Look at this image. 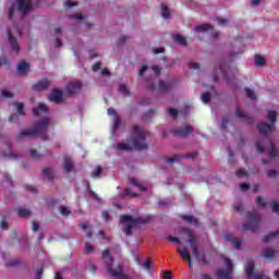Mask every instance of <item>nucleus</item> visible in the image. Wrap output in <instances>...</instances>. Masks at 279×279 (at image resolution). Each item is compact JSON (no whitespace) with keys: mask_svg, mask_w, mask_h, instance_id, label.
<instances>
[{"mask_svg":"<svg viewBox=\"0 0 279 279\" xmlns=\"http://www.w3.org/2000/svg\"><path fill=\"white\" fill-rule=\"evenodd\" d=\"M225 239H227V241H230L232 243L233 247H236V250H239V247H241L240 239L232 238V235H230V234H225Z\"/></svg>","mask_w":279,"mask_h":279,"instance_id":"25","label":"nucleus"},{"mask_svg":"<svg viewBox=\"0 0 279 279\" xmlns=\"http://www.w3.org/2000/svg\"><path fill=\"white\" fill-rule=\"evenodd\" d=\"M13 106L17 108L19 114H21L22 117H25V106L23 105V102H13Z\"/></svg>","mask_w":279,"mask_h":279,"instance_id":"33","label":"nucleus"},{"mask_svg":"<svg viewBox=\"0 0 279 279\" xmlns=\"http://www.w3.org/2000/svg\"><path fill=\"white\" fill-rule=\"evenodd\" d=\"M16 1H17L19 12H22L23 14H27L28 12H32V8H34L32 0H16Z\"/></svg>","mask_w":279,"mask_h":279,"instance_id":"9","label":"nucleus"},{"mask_svg":"<svg viewBox=\"0 0 279 279\" xmlns=\"http://www.w3.org/2000/svg\"><path fill=\"white\" fill-rule=\"evenodd\" d=\"M168 241H170V243H178V245L182 247V242L177 236L169 235Z\"/></svg>","mask_w":279,"mask_h":279,"instance_id":"43","label":"nucleus"},{"mask_svg":"<svg viewBox=\"0 0 279 279\" xmlns=\"http://www.w3.org/2000/svg\"><path fill=\"white\" fill-rule=\"evenodd\" d=\"M161 14L163 19H169L171 16V12L169 11V8L161 5Z\"/></svg>","mask_w":279,"mask_h":279,"instance_id":"38","label":"nucleus"},{"mask_svg":"<svg viewBox=\"0 0 279 279\" xmlns=\"http://www.w3.org/2000/svg\"><path fill=\"white\" fill-rule=\"evenodd\" d=\"M202 101H203V104H210V93L207 92V93L203 94Z\"/></svg>","mask_w":279,"mask_h":279,"instance_id":"49","label":"nucleus"},{"mask_svg":"<svg viewBox=\"0 0 279 279\" xmlns=\"http://www.w3.org/2000/svg\"><path fill=\"white\" fill-rule=\"evenodd\" d=\"M245 94L248 99H252L253 101H256V94L254 93V89H251L250 87L245 88Z\"/></svg>","mask_w":279,"mask_h":279,"instance_id":"35","label":"nucleus"},{"mask_svg":"<svg viewBox=\"0 0 279 279\" xmlns=\"http://www.w3.org/2000/svg\"><path fill=\"white\" fill-rule=\"evenodd\" d=\"M193 133V126L191 125H186L182 129H174L172 131V134L179 138H186V136H189V134Z\"/></svg>","mask_w":279,"mask_h":279,"instance_id":"10","label":"nucleus"},{"mask_svg":"<svg viewBox=\"0 0 279 279\" xmlns=\"http://www.w3.org/2000/svg\"><path fill=\"white\" fill-rule=\"evenodd\" d=\"M65 173H71L73 171V160L71 157H64L63 158V165H62Z\"/></svg>","mask_w":279,"mask_h":279,"instance_id":"20","label":"nucleus"},{"mask_svg":"<svg viewBox=\"0 0 279 279\" xmlns=\"http://www.w3.org/2000/svg\"><path fill=\"white\" fill-rule=\"evenodd\" d=\"M130 184H132V186H137L140 191H147V187L140 184L138 181H136V179H130Z\"/></svg>","mask_w":279,"mask_h":279,"instance_id":"36","label":"nucleus"},{"mask_svg":"<svg viewBox=\"0 0 279 279\" xmlns=\"http://www.w3.org/2000/svg\"><path fill=\"white\" fill-rule=\"evenodd\" d=\"M228 123H229V120H228V117H222V123H221V128L222 130H226V128H228Z\"/></svg>","mask_w":279,"mask_h":279,"instance_id":"61","label":"nucleus"},{"mask_svg":"<svg viewBox=\"0 0 279 279\" xmlns=\"http://www.w3.org/2000/svg\"><path fill=\"white\" fill-rule=\"evenodd\" d=\"M87 191H88L89 197H90L92 199H95L96 202H99V201H100V198H99V196L97 195V193H95V191H93V189H90V183H89V182H87Z\"/></svg>","mask_w":279,"mask_h":279,"instance_id":"32","label":"nucleus"},{"mask_svg":"<svg viewBox=\"0 0 279 279\" xmlns=\"http://www.w3.org/2000/svg\"><path fill=\"white\" fill-rule=\"evenodd\" d=\"M235 117H238V119H242V121H248L250 120V117H247V114H245V112L243 110H241V108H236Z\"/></svg>","mask_w":279,"mask_h":279,"instance_id":"30","label":"nucleus"},{"mask_svg":"<svg viewBox=\"0 0 279 279\" xmlns=\"http://www.w3.org/2000/svg\"><path fill=\"white\" fill-rule=\"evenodd\" d=\"M31 157L34 158V160H40V158H43V155L38 154V150L33 149L31 150Z\"/></svg>","mask_w":279,"mask_h":279,"instance_id":"41","label":"nucleus"},{"mask_svg":"<svg viewBox=\"0 0 279 279\" xmlns=\"http://www.w3.org/2000/svg\"><path fill=\"white\" fill-rule=\"evenodd\" d=\"M247 223L242 226L244 232H256L260 228V216L256 211H248L246 214Z\"/></svg>","mask_w":279,"mask_h":279,"instance_id":"6","label":"nucleus"},{"mask_svg":"<svg viewBox=\"0 0 279 279\" xmlns=\"http://www.w3.org/2000/svg\"><path fill=\"white\" fill-rule=\"evenodd\" d=\"M254 60H255L256 66H265L267 64L265 57H263L260 54H255Z\"/></svg>","mask_w":279,"mask_h":279,"instance_id":"26","label":"nucleus"},{"mask_svg":"<svg viewBox=\"0 0 279 279\" xmlns=\"http://www.w3.org/2000/svg\"><path fill=\"white\" fill-rule=\"evenodd\" d=\"M262 254L264 256V258H266V260H271V258H274L276 256V252L271 248H263L262 250Z\"/></svg>","mask_w":279,"mask_h":279,"instance_id":"23","label":"nucleus"},{"mask_svg":"<svg viewBox=\"0 0 279 279\" xmlns=\"http://www.w3.org/2000/svg\"><path fill=\"white\" fill-rule=\"evenodd\" d=\"M51 85L48 78H43L33 85V90H47V87Z\"/></svg>","mask_w":279,"mask_h":279,"instance_id":"15","label":"nucleus"},{"mask_svg":"<svg viewBox=\"0 0 279 279\" xmlns=\"http://www.w3.org/2000/svg\"><path fill=\"white\" fill-rule=\"evenodd\" d=\"M29 215H32V210L25 208V207H20L17 209V216L25 218V217H29Z\"/></svg>","mask_w":279,"mask_h":279,"instance_id":"29","label":"nucleus"},{"mask_svg":"<svg viewBox=\"0 0 279 279\" xmlns=\"http://www.w3.org/2000/svg\"><path fill=\"white\" fill-rule=\"evenodd\" d=\"M267 118L270 120V124L276 123V111H268Z\"/></svg>","mask_w":279,"mask_h":279,"instance_id":"42","label":"nucleus"},{"mask_svg":"<svg viewBox=\"0 0 279 279\" xmlns=\"http://www.w3.org/2000/svg\"><path fill=\"white\" fill-rule=\"evenodd\" d=\"M39 112H45V113H47V105L40 102V104L38 105V107H36V108L33 109V114H34L35 117H39V116H40Z\"/></svg>","mask_w":279,"mask_h":279,"instance_id":"24","label":"nucleus"},{"mask_svg":"<svg viewBox=\"0 0 279 279\" xmlns=\"http://www.w3.org/2000/svg\"><path fill=\"white\" fill-rule=\"evenodd\" d=\"M49 100L53 101V104H62L64 101L62 90L54 89L52 94L49 96Z\"/></svg>","mask_w":279,"mask_h":279,"instance_id":"14","label":"nucleus"},{"mask_svg":"<svg viewBox=\"0 0 279 279\" xmlns=\"http://www.w3.org/2000/svg\"><path fill=\"white\" fill-rule=\"evenodd\" d=\"M8 38H9V43L11 45V49L12 51H15V53H19L21 51V47L19 46V41L14 38V36L12 35V32H8Z\"/></svg>","mask_w":279,"mask_h":279,"instance_id":"17","label":"nucleus"},{"mask_svg":"<svg viewBox=\"0 0 279 279\" xmlns=\"http://www.w3.org/2000/svg\"><path fill=\"white\" fill-rule=\"evenodd\" d=\"M168 112H169L170 117H172V119H178V110H175L173 108H169Z\"/></svg>","mask_w":279,"mask_h":279,"instance_id":"55","label":"nucleus"},{"mask_svg":"<svg viewBox=\"0 0 279 279\" xmlns=\"http://www.w3.org/2000/svg\"><path fill=\"white\" fill-rule=\"evenodd\" d=\"M175 43H179L182 47H186V39L183 36L175 35L174 36Z\"/></svg>","mask_w":279,"mask_h":279,"instance_id":"37","label":"nucleus"},{"mask_svg":"<svg viewBox=\"0 0 279 279\" xmlns=\"http://www.w3.org/2000/svg\"><path fill=\"white\" fill-rule=\"evenodd\" d=\"M99 70H101V62H96L93 66V71L97 73Z\"/></svg>","mask_w":279,"mask_h":279,"instance_id":"63","label":"nucleus"},{"mask_svg":"<svg viewBox=\"0 0 279 279\" xmlns=\"http://www.w3.org/2000/svg\"><path fill=\"white\" fill-rule=\"evenodd\" d=\"M65 90L69 95H75L80 93V90H82V82L76 81L74 83L68 84Z\"/></svg>","mask_w":279,"mask_h":279,"instance_id":"13","label":"nucleus"},{"mask_svg":"<svg viewBox=\"0 0 279 279\" xmlns=\"http://www.w3.org/2000/svg\"><path fill=\"white\" fill-rule=\"evenodd\" d=\"M149 68L147 65H142L140 71H138V75L141 77H143L145 75V71H147Z\"/></svg>","mask_w":279,"mask_h":279,"instance_id":"60","label":"nucleus"},{"mask_svg":"<svg viewBox=\"0 0 279 279\" xmlns=\"http://www.w3.org/2000/svg\"><path fill=\"white\" fill-rule=\"evenodd\" d=\"M235 175L238 178H245V175H247V171H245L244 169H240L235 172Z\"/></svg>","mask_w":279,"mask_h":279,"instance_id":"54","label":"nucleus"},{"mask_svg":"<svg viewBox=\"0 0 279 279\" xmlns=\"http://www.w3.org/2000/svg\"><path fill=\"white\" fill-rule=\"evenodd\" d=\"M147 136H149V132L145 131L141 125H134L132 137L129 141L132 143L134 149H137V151H145L149 149L146 142Z\"/></svg>","mask_w":279,"mask_h":279,"instance_id":"2","label":"nucleus"},{"mask_svg":"<svg viewBox=\"0 0 279 279\" xmlns=\"http://www.w3.org/2000/svg\"><path fill=\"white\" fill-rule=\"evenodd\" d=\"M21 265V260L19 259H11L8 264L7 267H19Z\"/></svg>","mask_w":279,"mask_h":279,"instance_id":"44","label":"nucleus"},{"mask_svg":"<svg viewBox=\"0 0 279 279\" xmlns=\"http://www.w3.org/2000/svg\"><path fill=\"white\" fill-rule=\"evenodd\" d=\"M257 130L262 136H267L270 132H274V124H267L265 122H259L257 124Z\"/></svg>","mask_w":279,"mask_h":279,"instance_id":"12","label":"nucleus"},{"mask_svg":"<svg viewBox=\"0 0 279 279\" xmlns=\"http://www.w3.org/2000/svg\"><path fill=\"white\" fill-rule=\"evenodd\" d=\"M173 87L172 83L159 81V93H169V89Z\"/></svg>","mask_w":279,"mask_h":279,"instance_id":"22","label":"nucleus"},{"mask_svg":"<svg viewBox=\"0 0 279 279\" xmlns=\"http://www.w3.org/2000/svg\"><path fill=\"white\" fill-rule=\"evenodd\" d=\"M245 274L248 279H263L265 276L263 274L254 272V262H248L245 267Z\"/></svg>","mask_w":279,"mask_h":279,"instance_id":"8","label":"nucleus"},{"mask_svg":"<svg viewBox=\"0 0 279 279\" xmlns=\"http://www.w3.org/2000/svg\"><path fill=\"white\" fill-rule=\"evenodd\" d=\"M101 173H102L101 166H97V168L92 172V177L100 178Z\"/></svg>","mask_w":279,"mask_h":279,"instance_id":"39","label":"nucleus"},{"mask_svg":"<svg viewBox=\"0 0 279 279\" xmlns=\"http://www.w3.org/2000/svg\"><path fill=\"white\" fill-rule=\"evenodd\" d=\"M154 114H156V110L150 109L147 113H145L143 116L144 121H147V119H151V117H154Z\"/></svg>","mask_w":279,"mask_h":279,"instance_id":"48","label":"nucleus"},{"mask_svg":"<svg viewBox=\"0 0 279 279\" xmlns=\"http://www.w3.org/2000/svg\"><path fill=\"white\" fill-rule=\"evenodd\" d=\"M51 120L49 118H45L43 120L36 121L31 129H24L17 134V138H36V136H40L43 141H49V135L47 134V129Z\"/></svg>","mask_w":279,"mask_h":279,"instance_id":"1","label":"nucleus"},{"mask_svg":"<svg viewBox=\"0 0 279 279\" xmlns=\"http://www.w3.org/2000/svg\"><path fill=\"white\" fill-rule=\"evenodd\" d=\"M196 32H208V29H213V25L210 24H202L196 26Z\"/></svg>","mask_w":279,"mask_h":279,"instance_id":"34","label":"nucleus"},{"mask_svg":"<svg viewBox=\"0 0 279 279\" xmlns=\"http://www.w3.org/2000/svg\"><path fill=\"white\" fill-rule=\"evenodd\" d=\"M143 268L146 271H149V269H151V260L150 259H146L145 263L143 264Z\"/></svg>","mask_w":279,"mask_h":279,"instance_id":"56","label":"nucleus"},{"mask_svg":"<svg viewBox=\"0 0 279 279\" xmlns=\"http://www.w3.org/2000/svg\"><path fill=\"white\" fill-rule=\"evenodd\" d=\"M279 234V230L277 231H272L270 233H268L267 235H265L262 241L263 243H269V241H271V239H276V236H278Z\"/></svg>","mask_w":279,"mask_h":279,"instance_id":"28","label":"nucleus"},{"mask_svg":"<svg viewBox=\"0 0 279 279\" xmlns=\"http://www.w3.org/2000/svg\"><path fill=\"white\" fill-rule=\"evenodd\" d=\"M27 71H29V63L20 62L17 64V73H20V75H27Z\"/></svg>","mask_w":279,"mask_h":279,"instance_id":"21","label":"nucleus"},{"mask_svg":"<svg viewBox=\"0 0 279 279\" xmlns=\"http://www.w3.org/2000/svg\"><path fill=\"white\" fill-rule=\"evenodd\" d=\"M43 175L44 178H48L49 182H51V180H53V169L45 168L43 170Z\"/></svg>","mask_w":279,"mask_h":279,"instance_id":"31","label":"nucleus"},{"mask_svg":"<svg viewBox=\"0 0 279 279\" xmlns=\"http://www.w3.org/2000/svg\"><path fill=\"white\" fill-rule=\"evenodd\" d=\"M124 194L128 195L129 197H138V194L132 192V190H130V189H126L124 191Z\"/></svg>","mask_w":279,"mask_h":279,"instance_id":"58","label":"nucleus"},{"mask_svg":"<svg viewBox=\"0 0 279 279\" xmlns=\"http://www.w3.org/2000/svg\"><path fill=\"white\" fill-rule=\"evenodd\" d=\"M270 206H271L272 213H279V203H278V201H274Z\"/></svg>","mask_w":279,"mask_h":279,"instance_id":"52","label":"nucleus"},{"mask_svg":"<svg viewBox=\"0 0 279 279\" xmlns=\"http://www.w3.org/2000/svg\"><path fill=\"white\" fill-rule=\"evenodd\" d=\"M10 123H16L19 121V114L12 113L9 118Z\"/></svg>","mask_w":279,"mask_h":279,"instance_id":"59","label":"nucleus"},{"mask_svg":"<svg viewBox=\"0 0 279 279\" xmlns=\"http://www.w3.org/2000/svg\"><path fill=\"white\" fill-rule=\"evenodd\" d=\"M181 219L186 221L190 226H199V220L195 218L193 215H182Z\"/></svg>","mask_w":279,"mask_h":279,"instance_id":"19","label":"nucleus"},{"mask_svg":"<svg viewBox=\"0 0 279 279\" xmlns=\"http://www.w3.org/2000/svg\"><path fill=\"white\" fill-rule=\"evenodd\" d=\"M60 213H61V215H63V217H69L71 215V211L65 206L60 207Z\"/></svg>","mask_w":279,"mask_h":279,"instance_id":"46","label":"nucleus"},{"mask_svg":"<svg viewBox=\"0 0 279 279\" xmlns=\"http://www.w3.org/2000/svg\"><path fill=\"white\" fill-rule=\"evenodd\" d=\"M225 263H226V266H227V270L219 269L217 271V278L218 279H230V276H232V271H234V268L232 266V260H230V258L226 257Z\"/></svg>","mask_w":279,"mask_h":279,"instance_id":"7","label":"nucleus"},{"mask_svg":"<svg viewBox=\"0 0 279 279\" xmlns=\"http://www.w3.org/2000/svg\"><path fill=\"white\" fill-rule=\"evenodd\" d=\"M269 156V159H262V165H271V158H276V156H278V150L276 149V146H274L272 142H270Z\"/></svg>","mask_w":279,"mask_h":279,"instance_id":"18","label":"nucleus"},{"mask_svg":"<svg viewBox=\"0 0 279 279\" xmlns=\"http://www.w3.org/2000/svg\"><path fill=\"white\" fill-rule=\"evenodd\" d=\"M149 221H151V217L134 218L130 215H122L120 217V223H126V227L124 228V233L126 234V236H130V234H132V228L141 226L143 223H149Z\"/></svg>","mask_w":279,"mask_h":279,"instance_id":"5","label":"nucleus"},{"mask_svg":"<svg viewBox=\"0 0 279 279\" xmlns=\"http://www.w3.org/2000/svg\"><path fill=\"white\" fill-rule=\"evenodd\" d=\"M189 69L197 70V69H199V63L190 62V63H189Z\"/></svg>","mask_w":279,"mask_h":279,"instance_id":"64","label":"nucleus"},{"mask_svg":"<svg viewBox=\"0 0 279 279\" xmlns=\"http://www.w3.org/2000/svg\"><path fill=\"white\" fill-rule=\"evenodd\" d=\"M183 234H186L189 238V245L192 248V254L196 260H199L201 263H206V253H199V238L197 235L193 234V231L191 229H182Z\"/></svg>","mask_w":279,"mask_h":279,"instance_id":"4","label":"nucleus"},{"mask_svg":"<svg viewBox=\"0 0 279 279\" xmlns=\"http://www.w3.org/2000/svg\"><path fill=\"white\" fill-rule=\"evenodd\" d=\"M117 149H119L120 151H132L134 147H132V145L128 143H118Z\"/></svg>","mask_w":279,"mask_h":279,"instance_id":"27","label":"nucleus"},{"mask_svg":"<svg viewBox=\"0 0 279 279\" xmlns=\"http://www.w3.org/2000/svg\"><path fill=\"white\" fill-rule=\"evenodd\" d=\"M102 259L106 270L108 271V274H110V276H112V278L130 279V277L125 275L122 265L117 264L116 267L113 266L114 257L110 255V251L106 250L102 252Z\"/></svg>","mask_w":279,"mask_h":279,"instance_id":"3","label":"nucleus"},{"mask_svg":"<svg viewBox=\"0 0 279 279\" xmlns=\"http://www.w3.org/2000/svg\"><path fill=\"white\" fill-rule=\"evenodd\" d=\"M256 204L259 205L260 208H265L267 206V203L263 199L262 196H257Z\"/></svg>","mask_w":279,"mask_h":279,"instance_id":"45","label":"nucleus"},{"mask_svg":"<svg viewBox=\"0 0 279 279\" xmlns=\"http://www.w3.org/2000/svg\"><path fill=\"white\" fill-rule=\"evenodd\" d=\"M119 90L120 93H122V95H130V89H128V86H125V84H120L119 86Z\"/></svg>","mask_w":279,"mask_h":279,"instance_id":"40","label":"nucleus"},{"mask_svg":"<svg viewBox=\"0 0 279 279\" xmlns=\"http://www.w3.org/2000/svg\"><path fill=\"white\" fill-rule=\"evenodd\" d=\"M163 278L165 279H173V274L169 270H163Z\"/></svg>","mask_w":279,"mask_h":279,"instance_id":"62","label":"nucleus"},{"mask_svg":"<svg viewBox=\"0 0 279 279\" xmlns=\"http://www.w3.org/2000/svg\"><path fill=\"white\" fill-rule=\"evenodd\" d=\"M15 11H16V5L15 4L11 5L9 9V21H12V19H14Z\"/></svg>","mask_w":279,"mask_h":279,"instance_id":"47","label":"nucleus"},{"mask_svg":"<svg viewBox=\"0 0 279 279\" xmlns=\"http://www.w3.org/2000/svg\"><path fill=\"white\" fill-rule=\"evenodd\" d=\"M178 254L183 258V260H186L189 263L190 267H193V259L191 258V253H189V250L186 247L184 248H178Z\"/></svg>","mask_w":279,"mask_h":279,"instance_id":"16","label":"nucleus"},{"mask_svg":"<svg viewBox=\"0 0 279 279\" xmlns=\"http://www.w3.org/2000/svg\"><path fill=\"white\" fill-rule=\"evenodd\" d=\"M182 158H192L195 159L197 158V153H189L185 156H180V155H174L173 157H170L166 160L168 165H173V162H179V160H182Z\"/></svg>","mask_w":279,"mask_h":279,"instance_id":"11","label":"nucleus"},{"mask_svg":"<svg viewBox=\"0 0 279 279\" xmlns=\"http://www.w3.org/2000/svg\"><path fill=\"white\" fill-rule=\"evenodd\" d=\"M121 126V118H116L113 122V130H119Z\"/></svg>","mask_w":279,"mask_h":279,"instance_id":"57","label":"nucleus"},{"mask_svg":"<svg viewBox=\"0 0 279 279\" xmlns=\"http://www.w3.org/2000/svg\"><path fill=\"white\" fill-rule=\"evenodd\" d=\"M90 252H95V247L90 245L88 242L85 243V254H90Z\"/></svg>","mask_w":279,"mask_h":279,"instance_id":"53","label":"nucleus"},{"mask_svg":"<svg viewBox=\"0 0 279 279\" xmlns=\"http://www.w3.org/2000/svg\"><path fill=\"white\" fill-rule=\"evenodd\" d=\"M1 95H2V97H4L5 99H10V98L14 97V94H12L11 92H8L7 89H2V90H1Z\"/></svg>","mask_w":279,"mask_h":279,"instance_id":"50","label":"nucleus"},{"mask_svg":"<svg viewBox=\"0 0 279 279\" xmlns=\"http://www.w3.org/2000/svg\"><path fill=\"white\" fill-rule=\"evenodd\" d=\"M267 178H278V172L275 169H270L267 171Z\"/></svg>","mask_w":279,"mask_h":279,"instance_id":"51","label":"nucleus"}]
</instances>
